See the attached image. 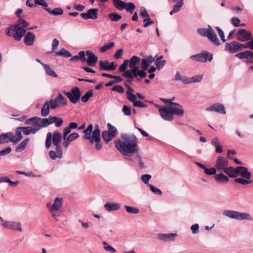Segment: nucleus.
I'll list each match as a JSON object with an SVG mask.
<instances>
[{"label":"nucleus","instance_id":"19","mask_svg":"<svg viewBox=\"0 0 253 253\" xmlns=\"http://www.w3.org/2000/svg\"><path fill=\"white\" fill-rule=\"evenodd\" d=\"M228 165V161L226 159L220 156L217 157L215 165L216 169L223 170Z\"/></svg>","mask_w":253,"mask_h":253},{"label":"nucleus","instance_id":"17","mask_svg":"<svg viewBox=\"0 0 253 253\" xmlns=\"http://www.w3.org/2000/svg\"><path fill=\"white\" fill-rule=\"evenodd\" d=\"M207 111H213L221 114H225L226 111L224 106L220 103H215L206 109Z\"/></svg>","mask_w":253,"mask_h":253},{"label":"nucleus","instance_id":"28","mask_svg":"<svg viewBox=\"0 0 253 253\" xmlns=\"http://www.w3.org/2000/svg\"><path fill=\"white\" fill-rule=\"evenodd\" d=\"M45 9L50 14L55 16L61 15L63 14V10L60 7L55 8L51 10L50 8L47 7Z\"/></svg>","mask_w":253,"mask_h":253},{"label":"nucleus","instance_id":"46","mask_svg":"<svg viewBox=\"0 0 253 253\" xmlns=\"http://www.w3.org/2000/svg\"><path fill=\"white\" fill-rule=\"evenodd\" d=\"M107 126L108 129L107 131L110 132L111 134H113L112 135L113 136H116L118 133V130L116 127L110 123H108Z\"/></svg>","mask_w":253,"mask_h":253},{"label":"nucleus","instance_id":"9","mask_svg":"<svg viewBox=\"0 0 253 253\" xmlns=\"http://www.w3.org/2000/svg\"><path fill=\"white\" fill-rule=\"evenodd\" d=\"M49 102L52 110L55 109L61 106L66 105L67 104L65 98L61 93H59L54 99H50Z\"/></svg>","mask_w":253,"mask_h":253},{"label":"nucleus","instance_id":"11","mask_svg":"<svg viewBox=\"0 0 253 253\" xmlns=\"http://www.w3.org/2000/svg\"><path fill=\"white\" fill-rule=\"evenodd\" d=\"M190 58L196 61L205 63L208 60L211 61L212 59V54L209 52H202L190 56Z\"/></svg>","mask_w":253,"mask_h":253},{"label":"nucleus","instance_id":"27","mask_svg":"<svg viewBox=\"0 0 253 253\" xmlns=\"http://www.w3.org/2000/svg\"><path fill=\"white\" fill-rule=\"evenodd\" d=\"M223 171L230 177L235 178L237 177L236 168L234 169L232 167L227 166Z\"/></svg>","mask_w":253,"mask_h":253},{"label":"nucleus","instance_id":"31","mask_svg":"<svg viewBox=\"0 0 253 253\" xmlns=\"http://www.w3.org/2000/svg\"><path fill=\"white\" fill-rule=\"evenodd\" d=\"M22 130L23 131V133L25 135H28L31 133H36L39 130V128H38L37 126L35 128H32L30 126H26L22 127Z\"/></svg>","mask_w":253,"mask_h":253},{"label":"nucleus","instance_id":"6","mask_svg":"<svg viewBox=\"0 0 253 253\" xmlns=\"http://www.w3.org/2000/svg\"><path fill=\"white\" fill-rule=\"evenodd\" d=\"M52 137L53 143L54 145L60 144L62 140L61 133L57 130H55L53 132L52 135L51 132H48L47 133L45 140V147L47 149H49L51 146Z\"/></svg>","mask_w":253,"mask_h":253},{"label":"nucleus","instance_id":"62","mask_svg":"<svg viewBox=\"0 0 253 253\" xmlns=\"http://www.w3.org/2000/svg\"><path fill=\"white\" fill-rule=\"evenodd\" d=\"M140 15L144 18H148L150 17L147 10L143 7H141L140 9Z\"/></svg>","mask_w":253,"mask_h":253},{"label":"nucleus","instance_id":"38","mask_svg":"<svg viewBox=\"0 0 253 253\" xmlns=\"http://www.w3.org/2000/svg\"><path fill=\"white\" fill-rule=\"evenodd\" d=\"M14 25H17L18 27H20L21 28L25 29V28H27L29 25V23L27 22L25 19L20 18L17 21L16 23Z\"/></svg>","mask_w":253,"mask_h":253},{"label":"nucleus","instance_id":"24","mask_svg":"<svg viewBox=\"0 0 253 253\" xmlns=\"http://www.w3.org/2000/svg\"><path fill=\"white\" fill-rule=\"evenodd\" d=\"M35 38V35L33 33L28 32L24 38V42L27 45H32L34 43Z\"/></svg>","mask_w":253,"mask_h":253},{"label":"nucleus","instance_id":"58","mask_svg":"<svg viewBox=\"0 0 253 253\" xmlns=\"http://www.w3.org/2000/svg\"><path fill=\"white\" fill-rule=\"evenodd\" d=\"M12 149L10 147H7L5 149L0 151V156H4L9 154Z\"/></svg>","mask_w":253,"mask_h":253},{"label":"nucleus","instance_id":"39","mask_svg":"<svg viewBox=\"0 0 253 253\" xmlns=\"http://www.w3.org/2000/svg\"><path fill=\"white\" fill-rule=\"evenodd\" d=\"M55 53L58 56L67 57H70L72 56L71 53L64 48H62L59 51H56Z\"/></svg>","mask_w":253,"mask_h":253},{"label":"nucleus","instance_id":"51","mask_svg":"<svg viewBox=\"0 0 253 253\" xmlns=\"http://www.w3.org/2000/svg\"><path fill=\"white\" fill-rule=\"evenodd\" d=\"M215 29L217 31L218 34L221 40L223 41V42H225L227 41V40L225 38L224 33L223 30L219 27H216Z\"/></svg>","mask_w":253,"mask_h":253},{"label":"nucleus","instance_id":"54","mask_svg":"<svg viewBox=\"0 0 253 253\" xmlns=\"http://www.w3.org/2000/svg\"><path fill=\"white\" fill-rule=\"evenodd\" d=\"M122 112L126 116H129L131 115V107L127 105H124L122 109Z\"/></svg>","mask_w":253,"mask_h":253},{"label":"nucleus","instance_id":"41","mask_svg":"<svg viewBox=\"0 0 253 253\" xmlns=\"http://www.w3.org/2000/svg\"><path fill=\"white\" fill-rule=\"evenodd\" d=\"M235 182L240 183L242 185H247L251 184L252 182V180L250 179H246L244 178H238L234 180Z\"/></svg>","mask_w":253,"mask_h":253},{"label":"nucleus","instance_id":"4","mask_svg":"<svg viewBox=\"0 0 253 253\" xmlns=\"http://www.w3.org/2000/svg\"><path fill=\"white\" fill-rule=\"evenodd\" d=\"M5 32L7 36L12 37L15 41H20L26 33V29L18 27L17 25H11L6 28Z\"/></svg>","mask_w":253,"mask_h":253},{"label":"nucleus","instance_id":"18","mask_svg":"<svg viewBox=\"0 0 253 253\" xmlns=\"http://www.w3.org/2000/svg\"><path fill=\"white\" fill-rule=\"evenodd\" d=\"M240 43L234 41L230 43H226L225 44V50L228 51L232 53H235L240 50Z\"/></svg>","mask_w":253,"mask_h":253},{"label":"nucleus","instance_id":"36","mask_svg":"<svg viewBox=\"0 0 253 253\" xmlns=\"http://www.w3.org/2000/svg\"><path fill=\"white\" fill-rule=\"evenodd\" d=\"M112 135L110 132L105 130L102 133V137L106 143H108L115 137Z\"/></svg>","mask_w":253,"mask_h":253},{"label":"nucleus","instance_id":"47","mask_svg":"<svg viewBox=\"0 0 253 253\" xmlns=\"http://www.w3.org/2000/svg\"><path fill=\"white\" fill-rule=\"evenodd\" d=\"M92 95L93 91L89 90L82 97V101L83 102H86Z\"/></svg>","mask_w":253,"mask_h":253},{"label":"nucleus","instance_id":"20","mask_svg":"<svg viewBox=\"0 0 253 253\" xmlns=\"http://www.w3.org/2000/svg\"><path fill=\"white\" fill-rule=\"evenodd\" d=\"M237 177L240 175L243 178L246 179H250L251 177V173L249 172L248 169L243 166H238L236 167Z\"/></svg>","mask_w":253,"mask_h":253},{"label":"nucleus","instance_id":"7","mask_svg":"<svg viewBox=\"0 0 253 253\" xmlns=\"http://www.w3.org/2000/svg\"><path fill=\"white\" fill-rule=\"evenodd\" d=\"M33 123L39 130L42 127H46L50 125L48 118L41 119L38 117H35L27 119L25 122L26 125H30Z\"/></svg>","mask_w":253,"mask_h":253},{"label":"nucleus","instance_id":"21","mask_svg":"<svg viewBox=\"0 0 253 253\" xmlns=\"http://www.w3.org/2000/svg\"><path fill=\"white\" fill-rule=\"evenodd\" d=\"M177 236L176 233H160L158 234V238L164 242L172 241Z\"/></svg>","mask_w":253,"mask_h":253},{"label":"nucleus","instance_id":"56","mask_svg":"<svg viewBox=\"0 0 253 253\" xmlns=\"http://www.w3.org/2000/svg\"><path fill=\"white\" fill-rule=\"evenodd\" d=\"M151 175L150 174H146L141 175V180L146 184H149L148 183L149 180L151 179Z\"/></svg>","mask_w":253,"mask_h":253},{"label":"nucleus","instance_id":"53","mask_svg":"<svg viewBox=\"0 0 253 253\" xmlns=\"http://www.w3.org/2000/svg\"><path fill=\"white\" fill-rule=\"evenodd\" d=\"M203 79V76L201 75H196L190 78L191 84L200 82Z\"/></svg>","mask_w":253,"mask_h":253},{"label":"nucleus","instance_id":"12","mask_svg":"<svg viewBox=\"0 0 253 253\" xmlns=\"http://www.w3.org/2000/svg\"><path fill=\"white\" fill-rule=\"evenodd\" d=\"M64 94L74 104L77 103L81 97V91L78 87L73 88L71 92L65 91Z\"/></svg>","mask_w":253,"mask_h":253},{"label":"nucleus","instance_id":"3","mask_svg":"<svg viewBox=\"0 0 253 253\" xmlns=\"http://www.w3.org/2000/svg\"><path fill=\"white\" fill-rule=\"evenodd\" d=\"M197 32L201 36L207 37L210 42L214 45L219 46L220 45L217 35L211 26L209 25L208 28H199L197 29Z\"/></svg>","mask_w":253,"mask_h":253},{"label":"nucleus","instance_id":"8","mask_svg":"<svg viewBox=\"0 0 253 253\" xmlns=\"http://www.w3.org/2000/svg\"><path fill=\"white\" fill-rule=\"evenodd\" d=\"M156 106L159 108L160 114L163 119L169 121H171L173 120L170 107H162L157 104Z\"/></svg>","mask_w":253,"mask_h":253},{"label":"nucleus","instance_id":"59","mask_svg":"<svg viewBox=\"0 0 253 253\" xmlns=\"http://www.w3.org/2000/svg\"><path fill=\"white\" fill-rule=\"evenodd\" d=\"M216 169L214 168H211L210 169L206 168L204 170V172L207 175H214L216 173Z\"/></svg>","mask_w":253,"mask_h":253},{"label":"nucleus","instance_id":"61","mask_svg":"<svg viewBox=\"0 0 253 253\" xmlns=\"http://www.w3.org/2000/svg\"><path fill=\"white\" fill-rule=\"evenodd\" d=\"M112 90L113 91H116L121 93H123L125 91L124 87L120 85H116L114 86L112 88Z\"/></svg>","mask_w":253,"mask_h":253},{"label":"nucleus","instance_id":"1","mask_svg":"<svg viewBox=\"0 0 253 253\" xmlns=\"http://www.w3.org/2000/svg\"><path fill=\"white\" fill-rule=\"evenodd\" d=\"M121 138L115 141V147L122 154L131 156L138 151L137 138L134 134H124Z\"/></svg>","mask_w":253,"mask_h":253},{"label":"nucleus","instance_id":"32","mask_svg":"<svg viewBox=\"0 0 253 253\" xmlns=\"http://www.w3.org/2000/svg\"><path fill=\"white\" fill-rule=\"evenodd\" d=\"M29 141V138H26L23 140L15 149L16 152H21L25 149L28 142Z\"/></svg>","mask_w":253,"mask_h":253},{"label":"nucleus","instance_id":"49","mask_svg":"<svg viewBox=\"0 0 253 253\" xmlns=\"http://www.w3.org/2000/svg\"><path fill=\"white\" fill-rule=\"evenodd\" d=\"M102 243L104 245V249L105 250L111 253H115L116 252V250L113 247L109 245L106 242L103 241Z\"/></svg>","mask_w":253,"mask_h":253},{"label":"nucleus","instance_id":"23","mask_svg":"<svg viewBox=\"0 0 253 253\" xmlns=\"http://www.w3.org/2000/svg\"><path fill=\"white\" fill-rule=\"evenodd\" d=\"M63 205V199L62 198H56L52 205L48 204L47 206L49 210H60Z\"/></svg>","mask_w":253,"mask_h":253},{"label":"nucleus","instance_id":"42","mask_svg":"<svg viewBox=\"0 0 253 253\" xmlns=\"http://www.w3.org/2000/svg\"><path fill=\"white\" fill-rule=\"evenodd\" d=\"M5 135L8 137V139H9V142H12L16 144L20 141L18 138L16 137V135L11 132L6 133Z\"/></svg>","mask_w":253,"mask_h":253},{"label":"nucleus","instance_id":"13","mask_svg":"<svg viewBox=\"0 0 253 253\" xmlns=\"http://www.w3.org/2000/svg\"><path fill=\"white\" fill-rule=\"evenodd\" d=\"M98 8H90L88 9L85 13H82L80 15L84 19H93L96 20L98 18Z\"/></svg>","mask_w":253,"mask_h":253},{"label":"nucleus","instance_id":"26","mask_svg":"<svg viewBox=\"0 0 253 253\" xmlns=\"http://www.w3.org/2000/svg\"><path fill=\"white\" fill-rule=\"evenodd\" d=\"M50 104L49 101H46L41 109V115L42 117L47 116L50 113Z\"/></svg>","mask_w":253,"mask_h":253},{"label":"nucleus","instance_id":"16","mask_svg":"<svg viewBox=\"0 0 253 253\" xmlns=\"http://www.w3.org/2000/svg\"><path fill=\"white\" fill-rule=\"evenodd\" d=\"M85 53L87 58L85 59V61L86 62L87 64L90 66H94L98 60L97 56L90 50H86Z\"/></svg>","mask_w":253,"mask_h":253},{"label":"nucleus","instance_id":"29","mask_svg":"<svg viewBox=\"0 0 253 253\" xmlns=\"http://www.w3.org/2000/svg\"><path fill=\"white\" fill-rule=\"evenodd\" d=\"M214 178L217 182L220 183H227L228 180V177L224 175L222 172H220L214 176Z\"/></svg>","mask_w":253,"mask_h":253},{"label":"nucleus","instance_id":"5","mask_svg":"<svg viewBox=\"0 0 253 253\" xmlns=\"http://www.w3.org/2000/svg\"><path fill=\"white\" fill-rule=\"evenodd\" d=\"M223 214L230 218L237 220H253V217L246 212H239L236 211L226 210L223 212Z\"/></svg>","mask_w":253,"mask_h":253},{"label":"nucleus","instance_id":"30","mask_svg":"<svg viewBox=\"0 0 253 253\" xmlns=\"http://www.w3.org/2000/svg\"><path fill=\"white\" fill-rule=\"evenodd\" d=\"M114 6L118 10H122L126 7V2L121 0H113Z\"/></svg>","mask_w":253,"mask_h":253},{"label":"nucleus","instance_id":"37","mask_svg":"<svg viewBox=\"0 0 253 253\" xmlns=\"http://www.w3.org/2000/svg\"><path fill=\"white\" fill-rule=\"evenodd\" d=\"M43 67L45 70L46 74L47 75L54 78H57L58 77L57 74H56V73L50 68L48 65L43 64Z\"/></svg>","mask_w":253,"mask_h":253},{"label":"nucleus","instance_id":"10","mask_svg":"<svg viewBox=\"0 0 253 253\" xmlns=\"http://www.w3.org/2000/svg\"><path fill=\"white\" fill-rule=\"evenodd\" d=\"M1 226L3 228L18 231L19 232H21L23 231L22 223L20 222L15 221H5L4 223L1 224Z\"/></svg>","mask_w":253,"mask_h":253},{"label":"nucleus","instance_id":"35","mask_svg":"<svg viewBox=\"0 0 253 253\" xmlns=\"http://www.w3.org/2000/svg\"><path fill=\"white\" fill-rule=\"evenodd\" d=\"M93 125L92 124H90L87 127L84 129L83 132L85 134L83 136V139H86L87 138V137H91V134L93 133Z\"/></svg>","mask_w":253,"mask_h":253},{"label":"nucleus","instance_id":"43","mask_svg":"<svg viewBox=\"0 0 253 253\" xmlns=\"http://www.w3.org/2000/svg\"><path fill=\"white\" fill-rule=\"evenodd\" d=\"M126 6L125 8L127 12H129L130 14H132L134 12L135 9V5L132 2H129L126 3Z\"/></svg>","mask_w":253,"mask_h":253},{"label":"nucleus","instance_id":"45","mask_svg":"<svg viewBox=\"0 0 253 253\" xmlns=\"http://www.w3.org/2000/svg\"><path fill=\"white\" fill-rule=\"evenodd\" d=\"M115 45V42H111L109 43H108L102 46L100 48V52L102 53L105 52L107 50L110 49V48H112Z\"/></svg>","mask_w":253,"mask_h":253},{"label":"nucleus","instance_id":"34","mask_svg":"<svg viewBox=\"0 0 253 253\" xmlns=\"http://www.w3.org/2000/svg\"><path fill=\"white\" fill-rule=\"evenodd\" d=\"M99 65L100 69L104 71H109V62L107 60H100L99 62Z\"/></svg>","mask_w":253,"mask_h":253},{"label":"nucleus","instance_id":"57","mask_svg":"<svg viewBox=\"0 0 253 253\" xmlns=\"http://www.w3.org/2000/svg\"><path fill=\"white\" fill-rule=\"evenodd\" d=\"M22 130V127H18L16 128L15 130V135L16 137L18 138V139L20 141L22 139V135L21 134V131Z\"/></svg>","mask_w":253,"mask_h":253},{"label":"nucleus","instance_id":"22","mask_svg":"<svg viewBox=\"0 0 253 253\" xmlns=\"http://www.w3.org/2000/svg\"><path fill=\"white\" fill-rule=\"evenodd\" d=\"M172 105L174 106L170 107L172 115H176L178 116H183L184 110L182 106L176 102L172 103Z\"/></svg>","mask_w":253,"mask_h":253},{"label":"nucleus","instance_id":"64","mask_svg":"<svg viewBox=\"0 0 253 253\" xmlns=\"http://www.w3.org/2000/svg\"><path fill=\"white\" fill-rule=\"evenodd\" d=\"M149 63L145 58H143L141 60V68L143 70H147L149 67Z\"/></svg>","mask_w":253,"mask_h":253},{"label":"nucleus","instance_id":"44","mask_svg":"<svg viewBox=\"0 0 253 253\" xmlns=\"http://www.w3.org/2000/svg\"><path fill=\"white\" fill-rule=\"evenodd\" d=\"M108 17L111 21L115 22L119 21L122 18V16L121 15L115 12L109 14Z\"/></svg>","mask_w":253,"mask_h":253},{"label":"nucleus","instance_id":"14","mask_svg":"<svg viewBox=\"0 0 253 253\" xmlns=\"http://www.w3.org/2000/svg\"><path fill=\"white\" fill-rule=\"evenodd\" d=\"M237 39L241 42L248 41L250 40L253 39L252 34L244 29H240L237 34Z\"/></svg>","mask_w":253,"mask_h":253},{"label":"nucleus","instance_id":"52","mask_svg":"<svg viewBox=\"0 0 253 253\" xmlns=\"http://www.w3.org/2000/svg\"><path fill=\"white\" fill-rule=\"evenodd\" d=\"M129 63V60H125L123 63L120 66L119 70L120 72H124L126 71V68L128 65V63Z\"/></svg>","mask_w":253,"mask_h":253},{"label":"nucleus","instance_id":"48","mask_svg":"<svg viewBox=\"0 0 253 253\" xmlns=\"http://www.w3.org/2000/svg\"><path fill=\"white\" fill-rule=\"evenodd\" d=\"M148 186L149 187L151 191L155 194L161 196L162 195V191L158 188L157 187L153 186L152 184H148Z\"/></svg>","mask_w":253,"mask_h":253},{"label":"nucleus","instance_id":"55","mask_svg":"<svg viewBox=\"0 0 253 253\" xmlns=\"http://www.w3.org/2000/svg\"><path fill=\"white\" fill-rule=\"evenodd\" d=\"M49 210L52 213V216L54 218H56V217H58L61 215L62 211L60 210Z\"/></svg>","mask_w":253,"mask_h":253},{"label":"nucleus","instance_id":"15","mask_svg":"<svg viewBox=\"0 0 253 253\" xmlns=\"http://www.w3.org/2000/svg\"><path fill=\"white\" fill-rule=\"evenodd\" d=\"M93 136L94 138V142L96 143L95 146V149L97 150H100L102 146L100 142V130L98 125L95 126V129L93 131Z\"/></svg>","mask_w":253,"mask_h":253},{"label":"nucleus","instance_id":"40","mask_svg":"<svg viewBox=\"0 0 253 253\" xmlns=\"http://www.w3.org/2000/svg\"><path fill=\"white\" fill-rule=\"evenodd\" d=\"M124 207H125L126 211L128 213H132V214H137L140 211L136 207H133L126 206V205H125L124 206Z\"/></svg>","mask_w":253,"mask_h":253},{"label":"nucleus","instance_id":"63","mask_svg":"<svg viewBox=\"0 0 253 253\" xmlns=\"http://www.w3.org/2000/svg\"><path fill=\"white\" fill-rule=\"evenodd\" d=\"M133 105L134 107H139V108L147 107V105L146 104L144 103L143 102H142L140 101H137V100H136V101H135L134 102V104H133Z\"/></svg>","mask_w":253,"mask_h":253},{"label":"nucleus","instance_id":"50","mask_svg":"<svg viewBox=\"0 0 253 253\" xmlns=\"http://www.w3.org/2000/svg\"><path fill=\"white\" fill-rule=\"evenodd\" d=\"M127 98L133 102V104L135 101H136V96L129 91H126Z\"/></svg>","mask_w":253,"mask_h":253},{"label":"nucleus","instance_id":"25","mask_svg":"<svg viewBox=\"0 0 253 253\" xmlns=\"http://www.w3.org/2000/svg\"><path fill=\"white\" fill-rule=\"evenodd\" d=\"M120 207L121 205L120 204L113 202H107L104 205L105 209L108 211H117Z\"/></svg>","mask_w":253,"mask_h":253},{"label":"nucleus","instance_id":"33","mask_svg":"<svg viewBox=\"0 0 253 253\" xmlns=\"http://www.w3.org/2000/svg\"><path fill=\"white\" fill-rule=\"evenodd\" d=\"M140 61V57L137 56H133L129 61V67L130 68L138 67L136 65Z\"/></svg>","mask_w":253,"mask_h":253},{"label":"nucleus","instance_id":"60","mask_svg":"<svg viewBox=\"0 0 253 253\" xmlns=\"http://www.w3.org/2000/svg\"><path fill=\"white\" fill-rule=\"evenodd\" d=\"M183 4H184L183 2H182V1L178 2L173 5V9L176 12H178L181 9V8L183 6Z\"/></svg>","mask_w":253,"mask_h":253},{"label":"nucleus","instance_id":"2","mask_svg":"<svg viewBox=\"0 0 253 253\" xmlns=\"http://www.w3.org/2000/svg\"><path fill=\"white\" fill-rule=\"evenodd\" d=\"M250 48L253 50V39L244 44H241L240 45V50L242 48ZM235 56L240 59H246L247 63H253V51L246 50L241 52L235 55Z\"/></svg>","mask_w":253,"mask_h":253}]
</instances>
